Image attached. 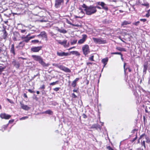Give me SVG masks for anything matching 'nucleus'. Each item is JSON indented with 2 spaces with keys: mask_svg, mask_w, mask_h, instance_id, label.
Listing matches in <instances>:
<instances>
[{
  "mask_svg": "<svg viewBox=\"0 0 150 150\" xmlns=\"http://www.w3.org/2000/svg\"><path fill=\"white\" fill-rule=\"evenodd\" d=\"M136 131V129H134L132 131V133H134L135 131Z\"/></svg>",
  "mask_w": 150,
  "mask_h": 150,
  "instance_id": "obj_63",
  "label": "nucleus"
},
{
  "mask_svg": "<svg viewBox=\"0 0 150 150\" xmlns=\"http://www.w3.org/2000/svg\"><path fill=\"white\" fill-rule=\"evenodd\" d=\"M77 40L76 39H71V45H74L76 44L77 42Z\"/></svg>",
  "mask_w": 150,
  "mask_h": 150,
  "instance_id": "obj_22",
  "label": "nucleus"
},
{
  "mask_svg": "<svg viewBox=\"0 0 150 150\" xmlns=\"http://www.w3.org/2000/svg\"><path fill=\"white\" fill-rule=\"evenodd\" d=\"M57 54L58 56L61 57L66 56L70 55V54L68 53L65 52H62V51H57Z\"/></svg>",
  "mask_w": 150,
  "mask_h": 150,
  "instance_id": "obj_5",
  "label": "nucleus"
},
{
  "mask_svg": "<svg viewBox=\"0 0 150 150\" xmlns=\"http://www.w3.org/2000/svg\"><path fill=\"white\" fill-rule=\"evenodd\" d=\"M102 7V8L104 9L105 11H107L108 8L107 5L104 2H101V4H100Z\"/></svg>",
  "mask_w": 150,
  "mask_h": 150,
  "instance_id": "obj_14",
  "label": "nucleus"
},
{
  "mask_svg": "<svg viewBox=\"0 0 150 150\" xmlns=\"http://www.w3.org/2000/svg\"><path fill=\"white\" fill-rule=\"evenodd\" d=\"M137 135H136V137L134 138L132 140V142H134V141H135L137 139Z\"/></svg>",
  "mask_w": 150,
  "mask_h": 150,
  "instance_id": "obj_57",
  "label": "nucleus"
},
{
  "mask_svg": "<svg viewBox=\"0 0 150 150\" xmlns=\"http://www.w3.org/2000/svg\"><path fill=\"white\" fill-rule=\"evenodd\" d=\"M93 64V63L91 62H87L86 63L87 65L89 66H90V65H92Z\"/></svg>",
  "mask_w": 150,
  "mask_h": 150,
  "instance_id": "obj_48",
  "label": "nucleus"
},
{
  "mask_svg": "<svg viewBox=\"0 0 150 150\" xmlns=\"http://www.w3.org/2000/svg\"><path fill=\"white\" fill-rule=\"evenodd\" d=\"M82 38L79 40L78 41V44H81L83 43L86 40L87 38V36L85 34L82 35Z\"/></svg>",
  "mask_w": 150,
  "mask_h": 150,
  "instance_id": "obj_8",
  "label": "nucleus"
},
{
  "mask_svg": "<svg viewBox=\"0 0 150 150\" xmlns=\"http://www.w3.org/2000/svg\"><path fill=\"white\" fill-rule=\"evenodd\" d=\"M120 56H121V59H122V61H123L124 59H123V58L122 57V54H120Z\"/></svg>",
  "mask_w": 150,
  "mask_h": 150,
  "instance_id": "obj_56",
  "label": "nucleus"
},
{
  "mask_svg": "<svg viewBox=\"0 0 150 150\" xmlns=\"http://www.w3.org/2000/svg\"><path fill=\"white\" fill-rule=\"evenodd\" d=\"M82 7L84 8V11L86 15H91L95 13L97 11L96 9H95L94 6L91 5L89 6H87L85 4H83Z\"/></svg>",
  "mask_w": 150,
  "mask_h": 150,
  "instance_id": "obj_1",
  "label": "nucleus"
},
{
  "mask_svg": "<svg viewBox=\"0 0 150 150\" xmlns=\"http://www.w3.org/2000/svg\"><path fill=\"white\" fill-rule=\"evenodd\" d=\"M22 40H23L24 42L28 43L30 40L29 37H28L27 36H23L21 37Z\"/></svg>",
  "mask_w": 150,
  "mask_h": 150,
  "instance_id": "obj_15",
  "label": "nucleus"
},
{
  "mask_svg": "<svg viewBox=\"0 0 150 150\" xmlns=\"http://www.w3.org/2000/svg\"><path fill=\"white\" fill-rule=\"evenodd\" d=\"M121 53L119 52H114L111 53L112 54H119L120 55L121 54Z\"/></svg>",
  "mask_w": 150,
  "mask_h": 150,
  "instance_id": "obj_32",
  "label": "nucleus"
},
{
  "mask_svg": "<svg viewBox=\"0 0 150 150\" xmlns=\"http://www.w3.org/2000/svg\"><path fill=\"white\" fill-rule=\"evenodd\" d=\"M39 40H32L31 41V42L34 43V44H36L37 43H38L39 42Z\"/></svg>",
  "mask_w": 150,
  "mask_h": 150,
  "instance_id": "obj_30",
  "label": "nucleus"
},
{
  "mask_svg": "<svg viewBox=\"0 0 150 150\" xmlns=\"http://www.w3.org/2000/svg\"><path fill=\"white\" fill-rule=\"evenodd\" d=\"M76 82L73 81L71 83V86H72L73 87H75L76 86Z\"/></svg>",
  "mask_w": 150,
  "mask_h": 150,
  "instance_id": "obj_34",
  "label": "nucleus"
},
{
  "mask_svg": "<svg viewBox=\"0 0 150 150\" xmlns=\"http://www.w3.org/2000/svg\"><path fill=\"white\" fill-rule=\"evenodd\" d=\"M57 41L59 44L64 46V47H67L66 45L67 40H64L63 41H61L60 40H58Z\"/></svg>",
  "mask_w": 150,
  "mask_h": 150,
  "instance_id": "obj_12",
  "label": "nucleus"
},
{
  "mask_svg": "<svg viewBox=\"0 0 150 150\" xmlns=\"http://www.w3.org/2000/svg\"><path fill=\"white\" fill-rule=\"evenodd\" d=\"M142 145L143 146L144 148H146L145 143V141H143L142 143Z\"/></svg>",
  "mask_w": 150,
  "mask_h": 150,
  "instance_id": "obj_41",
  "label": "nucleus"
},
{
  "mask_svg": "<svg viewBox=\"0 0 150 150\" xmlns=\"http://www.w3.org/2000/svg\"><path fill=\"white\" fill-rule=\"evenodd\" d=\"M28 91L29 92H30V93H35V91H32V90H31V89H28Z\"/></svg>",
  "mask_w": 150,
  "mask_h": 150,
  "instance_id": "obj_42",
  "label": "nucleus"
},
{
  "mask_svg": "<svg viewBox=\"0 0 150 150\" xmlns=\"http://www.w3.org/2000/svg\"><path fill=\"white\" fill-rule=\"evenodd\" d=\"M12 64L17 69H18L20 66V64L18 62L16 61L15 59H13L12 62Z\"/></svg>",
  "mask_w": 150,
  "mask_h": 150,
  "instance_id": "obj_13",
  "label": "nucleus"
},
{
  "mask_svg": "<svg viewBox=\"0 0 150 150\" xmlns=\"http://www.w3.org/2000/svg\"><path fill=\"white\" fill-rule=\"evenodd\" d=\"M7 126H8V125H4V126H3L4 128V129L6 128H7Z\"/></svg>",
  "mask_w": 150,
  "mask_h": 150,
  "instance_id": "obj_60",
  "label": "nucleus"
},
{
  "mask_svg": "<svg viewBox=\"0 0 150 150\" xmlns=\"http://www.w3.org/2000/svg\"><path fill=\"white\" fill-rule=\"evenodd\" d=\"M108 60V58H104L102 59V62L104 64V66L107 64Z\"/></svg>",
  "mask_w": 150,
  "mask_h": 150,
  "instance_id": "obj_19",
  "label": "nucleus"
},
{
  "mask_svg": "<svg viewBox=\"0 0 150 150\" xmlns=\"http://www.w3.org/2000/svg\"><path fill=\"white\" fill-rule=\"evenodd\" d=\"M140 21H143V22H145L146 21V19H140Z\"/></svg>",
  "mask_w": 150,
  "mask_h": 150,
  "instance_id": "obj_45",
  "label": "nucleus"
},
{
  "mask_svg": "<svg viewBox=\"0 0 150 150\" xmlns=\"http://www.w3.org/2000/svg\"><path fill=\"white\" fill-rule=\"evenodd\" d=\"M42 47L41 46L38 47H32L31 50L33 52H38L42 48Z\"/></svg>",
  "mask_w": 150,
  "mask_h": 150,
  "instance_id": "obj_6",
  "label": "nucleus"
},
{
  "mask_svg": "<svg viewBox=\"0 0 150 150\" xmlns=\"http://www.w3.org/2000/svg\"><path fill=\"white\" fill-rule=\"evenodd\" d=\"M93 39L94 42L96 44H100L106 43V40H103L102 38H93Z\"/></svg>",
  "mask_w": 150,
  "mask_h": 150,
  "instance_id": "obj_2",
  "label": "nucleus"
},
{
  "mask_svg": "<svg viewBox=\"0 0 150 150\" xmlns=\"http://www.w3.org/2000/svg\"><path fill=\"white\" fill-rule=\"evenodd\" d=\"M145 135V134H142L140 137L139 138V139H142V137L144 136Z\"/></svg>",
  "mask_w": 150,
  "mask_h": 150,
  "instance_id": "obj_53",
  "label": "nucleus"
},
{
  "mask_svg": "<svg viewBox=\"0 0 150 150\" xmlns=\"http://www.w3.org/2000/svg\"><path fill=\"white\" fill-rule=\"evenodd\" d=\"M58 82V81H57L55 82L51 83H50V85H52V86L55 85L56 83H57Z\"/></svg>",
  "mask_w": 150,
  "mask_h": 150,
  "instance_id": "obj_31",
  "label": "nucleus"
},
{
  "mask_svg": "<svg viewBox=\"0 0 150 150\" xmlns=\"http://www.w3.org/2000/svg\"><path fill=\"white\" fill-rule=\"evenodd\" d=\"M32 57L34 60L38 62L39 63L43 59L39 55H32Z\"/></svg>",
  "mask_w": 150,
  "mask_h": 150,
  "instance_id": "obj_4",
  "label": "nucleus"
},
{
  "mask_svg": "<svg viewBox=\"0 0 150 150\" xmlns=\"http://www.w3.org/2000/svg\"><path fill=\"white\" fill-rule=\"evenodd\" d=\"M91 128H95L97 130L99 129L100 130L101 129V127L98 124H96L92 125L91 127Z\"/></svg>",
  "mask_w": 150,
  "mask_h": 150,
  "instance_id": "obj_17",
  "label": "nucleus"
},
{
  "mask_svg": "<svg viewBox=\"0 0 150 150\" xmlns=\"http://www.w3.org/2000/svg\"><path fill=\"white\" fill-rule=\"evenodd\" d=\"M0 117L2 118H4L5 119H8L10 117L11 115H6L5 113H2L0 115Z\"/></svg>",
  "mask_w": 150,
  "mask_h": 150,
  "instance_id": "obj_11",
  "label": "nucleus"
},
{
  "mask_svg": "<svg viewBox=\"0 0 150 150\" xmlns=\"http://www.w3.org/2000/svg\"><path fill=\"white\" fill-rule=\"evenodd\" d=\"M39 37H41L42 38H47V35L46 32L45 31H42L41 32L40 34L37 35Z\"/></svg>",
  "mask_w": 150,
  "mask_h": 150,
  "instance_id": "obj_10",
  "label": "nucleus"
},
{
  "mask_svg": "<svg viewBox=\"0 0 150 150\" xmlns=\"http://www.w3.org/2000/svg\"><path fill=\"white\" fill-rule=\"evenodd\" d=\"M145 111L146 112H150V107H146V108L145 109Z\"/></svg>",
  "mask_w": 150,
  "mask_h": 150,
  "instance_id": "obj_26",
  "label": "nucleus"
},
{
  "mask_svg": "<svg viewBox=\"0 0 150 150\" xmlns=\"http://www.w3.org/2000/svg\"><path fill=\"white\" fill-rule=\"evenodd\" d=\"M26 30H21V32L22 33H24L26 31Z\"/></svg>",
  "mask_w": 150,
  "mask_h": 150,
  "instance_id": "obj_47",
  "label": "nucleus"
},
{
  "mask_svg": "<svg viewBox=\"0 0 150 150\" xmlns=\"http://www.w3.org/2000/svg\"><path fill=\"white\" fill-rule=\"evenodd\" d=\"M59 67L61 70L64 71L66 72L70 73L71 71L69 69L64 66L60 65Z\"/></svg>",
  "mask_w": 150,
  "mask_h": 150,
  "instance_id": "obj_9",
  "label": "nucleus"
},
{
  "mask_svg": "<svg viewBox=\"0 0 150 150\" xmlns=\"http://www.w3.org/2000/svg\"><path fill=\"white\" fill-rule=\"evenodd\" d=\"M82 49L83 53L85 55H86L90 52L89 46L87 45H83L82 47Z\"/></svg>",
  "mask_w": 150,
  "mask_h": 150,
  "instance_id": "obj_3",
  "label": "nucleus"
},
{
  "mask_svg": "<svg viewBox=\"0 0 150 150\" xmlns=\"http://www.w3.org/2000/svg\"><path fill=\"white\" fill-rule=\"evenodd\" d=\"M139 23V21H138L134 23H133V25H136V26H137Z\"/></svg>",
  "mask_w": 150,
  "mask_h": 150,
  "instance_id": "obj_40",
  "label": "nucleus"
},
{
  "mask_svg": "<svg viewBox=\"0 0 150 150\" xmlns=\"http://www.w3.org/2000/svg\"><path fill=\"white\" fill-rule=\"evenodd\" d=\"M52 65L53 66H56V67H57V64H52Z\"/></svg>",
  "mask_w": 150,
  "mask_h": 150,
  "instance_id": "obj_64",
  "label": "nucleus"
},
{
  "mask_svg": "<svg viewBox=\"0 0 150 150\" xmlns=\"http://www.w3.org/2000/svg\"><path fill=\"white\" fill-rule=\"evenodd\" d=\"M71 53L73 54H75L76 56H79L80 55L79 53L77 51H73L71 52Z\"/></svg>",
  "mask_w": 150,
  "mask_h": 150,
  "instance_id": "obj_25",
  "label": "nucleus"
},
{
  "mask_svg": "<svg viewBox=\"0 0 150 150\" xmlns=\"http://www.w3.org/2000/svg\"><path fill=\"white\" fill-rule=\"evenodd\" d=\"M116 49L119 51H126L125 49L124 48L121 47H117Z\"/></svg>",
  "mask_w": 150,
  "mask_h": 150,
  "instance_id": "obj_27",
  "label": "nucleus"
},
{
  "mask_svg": "<svg viewBox=\"0 0 150 150\" xmlns=\"http://www.w3.org/2000/svg\"><path fill=\"white\" fill-rule=\"evenodd\" d=\"M21 106V108L24 110H28L29 109V108L26 105H24L23 103L21 102L20 103Z\"/></svg>",
  "mask_w": 150,
  "mask_h": 150,
  "instance_id": "obj_16",
  "label": "nucleus"
},
{
  "mask_svg": "<svg viewBox=\"0 0 150 150\" xmlns=\"http://www.w3.org/2000/svg\"><path fill=\"white\" fill-rule=\"evenodd\" d=\"M63 3L64 0H55V7L56 8H59Z\"/></svg>",
  "mask_w": 150,
  "mask_h": 150,
  "instance_id": "obj_7",
  "label": "nucleus"
},
{
  "mask_svg": "<svg viewBox=\"0 0 150 150\" xmlns=\"http://www.w3.org/2000/svg\"><path fill=\"white\" fill-rule=\"evenodd\" d=\"M5 69L4 67L0 68V74H1L2 72Z\"/></svg>",
  "mask_w": 150,
  "mask_h": 150,
  "instance_id": "obj_37",
  "label": "nucleus"
},
{
  "mask_svg": "<svg viewBox=\"0 0 150 150\" xmlns=\"http://www.w3.org/2000/svg\"><path fill=\"white\" fill-rule=\"evenodd\" d=\"M101 2H97L96 4L100 5V4H101Z\"/></svg>",
  "mask_w": 150,
  "mask_h": 150,
  "instance_id": "obj_59",
  "label": "nucleus"
},
{
  "mask_svg": "<svg viewBox=\"0 0 150 150\" xmlns=\"http://www.w3.org/2000/svg\"><path fill=\"white\" fill-rule=\"evenodd\" d=\"M131 23V22L130 21H125L123 22H122L121 23V25L122 26L124 25H126L128 24H129Z\"/></svg>",
  "mask_w": 150,
  "mask_h": 150,
  "instance_id": "obj_20",
  "label": "nucleus"
},
{
  "mask_svg": "<svg viewBox=\"0 0 150 150\" xmlns=\"http://www.w3.org/2000/svg\"><path fill=\"white\" fill-rule=\"evenodd\" d=\"M10 52H11L13 54H15V52H14V46L13 45H12L11 47V50H10Z\"/></svg>",
  "mask_w": 150,
  "mask_h": 150,
  "instance_id": "obj_23",
  "label": "nucleus"
},
{
  "mask_svg": "<svg viewBox=\"0 0 150 150\" xmlns=\"http://www.w3.org/2000/svg\"><path fill=\"white\" fill-rule=\"evenodd\" d=\"M45 112H48V113H49V112H52L50 110H47V111H46Z\"/></svg>",
  "mask_w": 150,
  "mask_h": 150,
  "instance_id": "obj_54",
  "label": "nucleus"
},
{
  "mask_svg": "<svg viewBox=\"0 0 150 150\" xmlns=\"http://www.w3.org/2000/svg\"><path fill=\"white\" fill-rule=\"evenodd\" d=\"M14 121V120H10L9 121V123L13 122Z\"/></svg>",
  "mask_w": 150,
  "mask_h": 150,
  "instance_id": "obj_61",
  "label": "nucleus"
},
{
  "mask_svg": "<svg viewBox=\"0 0 150 150\" xmlns=\"http://www.w3.org/2000/svg\"><path fill=\"white\" fill-rule=\"evenodd\" d=\"M60 88L59 87H56L54 89V91H58L60 89Z\"/></svg>",
  "mask_w": 150,
  "mask_h": 150,
  "instance_id": "obj_39",
  "label": "nucleus"
},
{
  "mask_svg": "<svg viewBox=\"0 0 150 150\" xmlns=\"http://www.w3.org/2000/svg\"><path fill=\"white\" fill-rule=\"evenodd\" d=\"M72 96L73 98H76L77 97V96L75 95L74 93H72Z\"/></svg>",
  "mask_w": 150,
  "mask_h": 150,
  "instance_id": "obj_43",
  "label": "nucleus"
},
{
  "mask_svg": "<svg viewBox=\"0 0 150 150\" xmlns=\"http://www.w3.org/2000/svg\"><path fill=\"white\" fill-rule=\"evenodd\" d=\"M40 64H41L44 67H48L50 65L49 64H46L45 62L43 61V60L40 62Z\"/></svg>",
  "mask_w": 150,
  "mask_h": 150,
  "instance_id": "obj_18",
  "label": "nucleus"
},
{
  "mask_svg": "<svg viewBox=\"0 0 150 150\" xmlns=\"http://www.w3.org/2000/svg\"><path fill=\"white\" fill-rule=\"evenodd\" d=\"M45 88V85H42L41 87H40V88L41 89H44Z\"/></svg>",
  "mask_w": 150,
  "mask_h": 150,
  "instance_id": "obj_52",
  "label": "nucleus"
},
{
  "mask_svg": "<svg viewBox=\"0 0 150 150\" xmlns=\"http://www.w3.org/2000/svg\"><path fill=\"white\" fill-rule=\"evenodd\" d=\"M35 36H35V35H33L32 36L29 37V38L30 40L32 39H33V38H35Z\"/></svg>",
  "mask_w": 150,
  "mask_h": 150,
  "instance_id": "obj_46",
  "label": "nucleus"
},
{
  "mask_svg": "<svg viewBox=\"0 0 150 150\" xmlns=\"http://www.w3.org/2000/svg\"><path fill=\"white\" fill-rule=\"evenodd\" d=\"M93 57L94 56L93 55H92L89 58V59L91 61H94Z\"/></svg>",
  "mask_w": 150,
  "mask_h": 150,
  "instance_id": "obj_35",
  "label": "nucleus"
},
{
  "mask_svg": "<svg viewBox=\"0 0 150 150\" xmlns=\"http://www.w3.org/2000/svg\"><path fill=\"white\" fill-rule=\"evenodd\" d=\"M39 75H40V74H39V73H38V74H37L36 75H34V76H33V79H34L37 76H39Z\"/></svg>",
  "mask_w": 150,
  "mask_h": 150,
  "instance_id": "obj_51",
  "label": "nucleus"
},
{
  "mask_svg": "<svg viewBox=\"0 0 150 150\" xmlns=\"http://www.w3.org/2000/svg\"><path fill=\"white\" fill-rule=\"evenodd\" d=\"M107 149L108 150H113V149L110 146H108L107 147Z\"/></svg>",
  "mask_w": 150,
  "mask_h": 150,
  "instance_id": "obj_44",
  "label": "nucleus"
},
{
  "mask_svg": "<svg viewBox=\"0 0 150 150\" xmlns=\"http://www.w3.org/2000/svg\"><path fill=\"white\" fill-rule=\"evenodd\" d=\"M79 79V78H76V79L74 80V81L76 83V81H78Z\"/></svg>",
  "mask_w": 150,
  "mask_h": 150,
  "instance_id": "obj_55",
  "label": "nucleus"
},
{
  "mask_svg": "<svg viewBox=\"0 0 150 150\" xmlns=\"http://www.w3.org/2000/svg\"><path fill=\"white\" fill-rule=\"evenodd\" d=\"M126 64V63H124V66H123L124 69V71L125 72H126L125 69V67Z\"/></svg>",
  "mask_w": 150,
  "mask_h": 150,
  "instance_id": "obj_50",
  "label": "nucleus"
},
{
  "mask_svg": "<svg viewBox=\"0 0 150 150\" xmlns=\"http://www.w3.org/2000/svg\"><path fill=\"white\" fill-rule=\"evenodd\" d=\"M94 7H95V9H96V8H98V9H101L102 8H101L100 6H94Z\"/></svg>",
  "mask_w": 150,
  "mask_h": 150,
  "instance_id": "obj_49",
  "label": "nucleus"
},
{
  "mask_svg": "<svg viewBox=\"0 0 150 150\" xmlns=\"http://www.w3.org/2000/svg\"><path fill=\"white\" fill-rule=\"evenodd\" d=\"M28 116H25L20 118V120H24L28 118Z\"/></svg>",
  "mask_w": 150,
  "mask_h": 150,
  "instance_id": "obj_33",
  "label": "nucleus"
},
{
  "mask_svg": "<svg viewBox=\"0 0 150 150\" xmlns=\"http://www.w3.org/2000/svg\"><path fill=\"white\" fill-rule=\"evenodd\" d=\"M149 11H150V10H148L147 11V12H148L147 13V14H146V16L147 17H149V16H150V14H149Z\"/></svg>",
  "mask_w": 150,
  "mask_h": 150,
  "instance_id": "obj_38",
  "label": "nucleus"
},
{
  "mask_svg": "<svg viewBox=\"0 0 150 150\" xmlns=\"http://www.w3.org/2000/svg\"><path fill=\"white\" fill-rule=\"evenodd\" d=\"M142 5L143 6H149V4L148 3H146L145 4H142Z\"/></svg>",
  "mask_w": 150,
  "mask_h": 150,
  "instance_id": "obj_36",
  "label": "nucleus"
},
{
  "mask_svg": "<svg viewBox=\"0 0 150 150\" xmlns=\"http://www.w3.org/2000/svg\"><path fill=\"white\" fill-rule=\"evenodd\" d=\"M19 44L20 45V46L23 47L25 45V43L23 40L22 42H20Z\"/></svg>",
  "mask_w": 150,
  "mask_h": 150,
  "instance_id": "obj_28",
  "label": "nucleus"
},
{
  "mask_svg": "<svg viewBox=\"0 0 150 150\" xmlns=\"http://www.w3.org/2000/svg\"><path fill=\"white\" fill-rule=\"evenodd\" d=\"M57 30L60 33L63 34H65L67 33V31L65 30L64 29H61L58 28Z\"/></svg>",
  "mask_w": 150,
  "mask_h": 150,
  "instance_id": "obj_21",
  "label": "nucleus"
},
{
  "mask_svg": "<svg viewBox=\"0 0 150 150\" xmlns=\"http://www.w3.org/2000/svg\"><path fill=\"white\" fill-rule=\"evenodd\" d=\"M75 18H81V17H80V16H75Z\"/></svg>",
  "mask_w": 150,
  "mask_h": 150,
  "instance_id": "obj_62",
  "label": "nucleus"
},
{
  "mask_svg": "<svg viewBox=\"0 0 150 150\" xmlns=\"http://www.w3.org/2000/svg\"><path fill=\"white\" fill-rule=\"evenodd\" d=\"M147 65L144 64V72H146L147 69Z\"/></svg>",
  "mask_w": 150,
  "mask_h": 150,
  "instance_id": "obj_29",
  "label": "nucleus"
},
{
  "mask_svg": "<svg viewBox=\"0 0 150 150\" xmlns=\"http://www.w3.org/2000/svg\"><path fill=\"white\" fill-rule=\"evenodd\" d=\"M83 117L84 118H86L87 117V116L86 115L84 114H83Z\"/></svg>",
  "mask_w": 150,
  "mask_h": 150,
  "instance_id": "obj_58",
  "label": "nucleus"
},
{
  "mask_svg": "<svg viewBox=\"0 0 150 150\" xmlns=\"http://www.w3.org/2000/svg\"><path fill=\"white\" fill-rule=\"evenodd\" d=\"M4 32V34L3 35V37L4 39H5L8 35V34L7 33L6 30H3Z\"/></svg>",
  "mask_w": 150,
  "mask_h": 150,
  "instance_id": "obj_24",
  "label": "nucleus"
}]
</instances>
